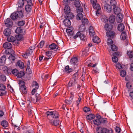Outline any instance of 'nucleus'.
Instances as JSON below:
<instances>
[{"label": "nucleus", "mask_w": 133, "mask_h": 133, "mask_svg": "<svg viewBox=\"0 0 133 133\" xmlns=\"http://www.w3.org/2000/svg\"><path fill=\"white\" fill-rule=\"evenodd\" d=\"M48 118L49 119L51 118H58L59 114L58 112L56 111H47L46 112Z\"/></svg>", "instance_id": "f257e3e1"}, {"label": "nucleus", "mask_w": 133, "mask_h": 133, "mask_svg": "<svg viewBox=\"0 0 133 133\" xmlns=\"http://www.w3.org/2000/svg\"><path fill=\"white\" fill-rule=\"evenodd\" d=\"M99 132L100 133H113L112 130L110 129H109L107 128L100 127L99 128Z\"/></svg>", "instance_id": "f03ea898"}, {"label": "nucleus", "mask_w": 133, "mask_h": 133, "mask_svg": "<svg viewBox=\"0 0 133 133\" xmlns=\"http://www.w3.org/2000/svg\"><path fill=\"white\" fill-rule=\"evenodd\" d=\"M33 102L34 103H35V99L33 98L30 95H28L26 97V103L27 105H28V107L29 106L31 107V103Z\"/></svg>", "instance_id": "7ed1b4c3"}, {"label": "nucleus", "mask_w": 133, "mask_h": 133, "mask_svg": "<svg viewBox=\"0 0 133 133\" xmlns=\"http://www.w3.org/2000/svg\"><path fill=\"white\" fill-rule=\"evenodd\" d=\"M23 9H17V11L16 12L18 18H23Z\"/></svg>", "instance_id": "20e7f679"}, {"label": "nucleus", "mask_w": 133, "mask_h": 133, "mask_svg": "<svg viewBox=\"0 0 133 133\" xmlns=\"http://www.w3.org/2000/svg\"><path fill=\"white\" fill-rule=\"evenodd\" d=\"M74 28L72 26L68 27L66 29V32L68 35L71 36L74 33Z\"/></svg>", "instance_id": "39448f33"}, {"label": "nucleus", "mask_w": 133, "mask_h": 133, "mask_svg": "<svg viewBox=\"0 0 133 133\" xmlns=\"http://www.w3.org/2000/svg\"><path fill=\"white\" fill-rule=\"evenodd\" d=\"M92 6L93 8L96 10V14H99V11L101 8L99 4L97 3H96L92 4Z\"/></svg>", "instance_id": "423d86ee"}, {"label": "nucleus", "mask_w": 133, "mask_h": 133, "mask_svg": "<svg viewBox=\"0 0 133 133\" xmlns=\"http://www.w3.org/2000/svg\"><path fill=\"white\" fill-rule=\"evenodd\" d=\"M5 24L7 27H10L12 25V22L10 19L8 18L4 21Z\"/></svg>", "instance_id": "0eeeda50"}, {"label": "nucleus", "mask_w": 133, "mask_h": 133, "mask_svg": "<svg viewBox=\"0 0 133 133\" xmlns=\"http://www.w3.org/2000/svg\"><path fill=\"white\" fill-rule=\"evenodd\" d=\"M108 45H110L111 48L112 50L116 51L118 50V48L115 45L113 44V42H107Z\"/></svg>", "instance_id": "6e6552de"}, {"label": "nucleus", "mask_w": 133, "mask_h": 133, "mask_svg": "<svg viewBox=\"0 0 133 133\" xmlns=\"http://www.w3.org/2000/svg\"><path fill=\"white\" fill-rule=\"evenodd\" d=\"M25 0H19L17 4V5L18 6L17 9H23V8L24 3Z\"/></svg>", "instance_id": "1a4fd4ad"}, {"label": "nucleus", "mask_w": 133, "mask_h": 133, "mask_svg": "<svg viewBox=\"0 0 133 133\" xmlns=\"http://www.w3.org/2000/svg\"><path fill=\"white\" fill-rule=\"evenodd\" d=\"M106 35L108 37L113 38L115 37V33L114 31H110L107 32L106 33Z\"/></svg>", "instance_id": "9d476101"}, {"label": "nucleus", "mask_w": 133, "mask_h": 133, "mask_svg": "<svg viewBox=\"0 0 133 133\" xmlns=\"http://www.w3.org/2000/svg\"><path fill=\"white\" fill-rule=\"evenodd\" d=\"M117 15L116 18V21L118 23H120L121 22L123 21V15L121 14Z\"/></svg>", "instance_id": "9b49d317"}, {"label": "nucleus", "mask_w": 133, "mask_h": 133, "mask_svg": "<svg viewBox=\"0 0 133 133\" xmlns=\"http://www.w3.org/2000/svg\"><path fill=\"white\" fill-rule=\"evenodd\" d=\"M14 53V51L11 48L5 50L4 51V54L6 55L9 54H10V55H15Z\"/></svg>", "instance_id": "f8f14e48"}, {"label": "nucleus", "mask_w": 133, "mask_h": 133, "mask_svg": "<svg viewBox=\"0 0 133 133\" xmlns=\"http://www.w3.org/2000/svg\"><path fill=\"white\" fill-rule=\"evenodd\" d=\"M104 9L108 12H110L112 10L111 6L107 3L105 4Z\"/></svg>", "instance_id": "ddd939ff"}, {"label": "nucleus", "mask_w": 133, "mask_h": 133, "mask_svg": "<svg viewBox=\"0 0 133 133\" xmlns=\"http://www.w3.org/2000/svg\"><path fill=\"white\" fill-rule=\"evenodd\" d=\"M74 16L73 14L71 12L68 13L65 15V18L69 19H72L74 18Z\"/></svg>", "instance_id": "4468645a"}, {"label": "nucleus", "mask_w": 133, "mask_h": 133, "mask_svg": "<svg viewBox=\"0 0 133 133\" xmlns=\"http://www.w3.org/2000/svg\"><path fill=\"white\" fill-rule=\"evenodd\" d=\"M114 13L115 15H117L121 14V10L120 8L118 7L115 6L113 8Z\"/></svg>", "instance_id": "2eb2a0df"}, {"label": "nucleus", "mask_w": 133, "mask_h": 133, "mask_svg": "<svg viewBox=\"0 0 133 133\" xmlns=\"http://www.w3.org/2000/svg\"><path fill=\"white\" fill-rule=\"evenodd\" d=\"M11 30L9 28H6L3 31V34L4 36L8 37L11 34Z\"/></svg>", "instance_id": "dca6fc26"}, {"label": "nucleus", "mask_w": 133, "mask_h": 133, "mask_svg": "<svg viewBox=\"0 0 133 133\" xmlns=\"http://www.w3.org/2000/svg\"><path fill=\"white\" fill-rule=\"evenodd\" d=\"M49 122L52 125H53L55 126H57L58 125L59 123V121L51 120L49 119Z\"/></svg>", "instance_id": "f3484780"}, {"label": "nucleus", "mask_w": 133, "mask_h": 133, "mask_svg": "<svg viewBox=\"0 0 133 133\" xmlns=\"http://www.w3.org/2000/svg\"><path fill=\"white\" fill-rule=\"evenodd\" d=\"M52 52L51 51H49L45 52V55L48 57H45L44 59L48 60L51 57L52 54Z\"/></svg>", "instance_id": "a211bd4d"}, {"label": "nucleus", "mask_w": 133, "mask_h": 133, "mask_svg": "<svg viewBox=\"0 0 133 133\" xmlns=\"http://www.w3.org/2000/svg\"><path fill=\"white\" fill-rule=\"evenodd\" d=\"M6 59V57L5 55L1 57L0 58V65H2L5 64Z\"/></svg>", "instance_id": "6ab92c4d"}, {"label": "nucleus", "mask_w": 133, "mask_h": 133, "mask_svg": "<svg viewBox=\"0 0 133 133\" xmlns=\"http://www.w3.org/2000/svg\"><path fill=\"white\" fill-rule=\"evenodd\" d=\"M63 23L65 26H69L71 25V22L70 19L65 18L63 21Z\"/></svg>", "instance_id": "aec40b11"}, {"label": "nucleus", "mask_w": 133, "mask_h": 133, "mask_svg": "<svg viewBox=\"0 0 133 133\" xmlns=\"http://www.w3.org/2000/svg\"><path fill=\"white\" fill-rule=\"evenodd\" d=\"M104 28L107 31L111 30L112 28V25L110 24H106L104 26Z\"/></svg>", "instance_id": "412c9836"}, {"label": "nucleus", "mask_w": 133, "mask_h": 133, "mask_svg": "<svg viewBox=\"0 0 133 133\" xmlns=\"http://www.w3.org/2000/svg\"><path fill=\"white\" fill-rule=\"evenodd\" d=\"M125 28L124 26L123 23L119 24L117 27L118 30L120 31H123Z\"/></svg>", "instance_id": "4be33fe9"}, {"label": "nucleus", "mask_w": 133, "mask_h": 133, "mask_svg": "<svg viewBox=\"0 0 133 133\" xmlns=\"http://www.w3.org/2000/svg\"><path fill=\"white\" fill-rule=\"evenodd\" d=\"M65 15L70 12V8L68 5H65L64 9Z\"/></svg>", "instance_id": "5701e85b"}, {"label": "nucleus", "mask_w": 133, "mask_h": 133, "mask_svg": "<svg viewBox=\"0 0 133 133\" xmlns=\"http://www.w3.org/2000/svg\"><path fill=\"white\" fill-rule=\"evenodd\" d=\"M89 34L90 36H93L95 34V31L92 26H91L89 28Z\"/></svg>", "instance_id": "b1692460"}, {"label": "nucleus", "mask_w": 133, "mask_h": 133, "mask_svg": "<svg viewBox=\"0 0 133 133\" xmlns=\"http://www.w3.org/2000/svg\"><path fill=\"white\" fill-rule=\"evenodd\" d=\"M89 48L87 47L85 48L84 50H83L82 52V56H86L88 54Z\"/></svg>", "instance_id": "393cba45"}, {"label": "nucleus", "mask_w": 133, "mask_h": 133, "mask_svg": "<svg viewBox=\"0 0 133 133\" xmlns=\"http://www.w3.org/2000/svg\"><path fill=\"white\" fill-rule=\"evenodd\" d=\"M35 48V46H33V48L32 49L29 48L26 52L27 53V55H28L29 56H30L32 55Z\"/></svg>", "instance_id": "a878e982"}, {"label": "nucleus", "mask_w": 133, "mask_h": 133, "mask_svg": "<svg viewBox=\"0 0 133 133\" xmlns=\"http://www.w3.org/2000/svg\"><path fill=\"white\" fill-rule=\"evenodd\" d=\"M115 16L113 15H111L109 18V22L111 23H113L115 20Z\"/></svg>", "instance_id": "bb28decb"}, {"label": "nucleus", "mask_w": 133, "mask_h": 133, "mask_svg": "<svg viewBox=\"0 0 133 133\" xmlns=\"http://www.w3.org/2000/svg\"><path fill=\"white\" fill-rule=\"evenodd\" d=\"M8 42H14L16 40L15 37L12 36L8 37L7 38Z\"/></svg>", "instance_id": "cd10ccee"}, {"label": "nucleus", "mask_w": 133, "mask_h": 133, "mask_svg": "<svg viewBox=\"0 0 133 133\" xmlns=\"http://www.w3.org/2000/svg\"><path fill=\"white\" fill-rule=\"evenodd\" d=\"M79 37L81 40L84 41H86L87 39L86 36L84 34L81 33V34L79 35Z\"/></svg>", "instance_id": "c85d7f7f"}, {"label": "nucleus", "mask_w": 133, "mask_h": 133, "mask_svg": "<svg viewBox=\"0 0 133 133\" xmlns=\"http://www.w3.org/2000/svg\"><path fill=\"white\" fill-rule=\"evenodd\" d=\"M19 89L20 91L23 94H25L27 92L25 86L20 87Z\"/></svg>", "instance_id": "c756f323"}, {"label": "nucleus", "mask_w": 133, "mask_h": 133, "mask_svg": "<svg viewBox=\"0 0 133 133\" xmlns=\"http://www.w3.org/2000/svg\"><path fill=\"white\" fill-rule=\"evenodd\" d=\"M31 5L28 4L26 5L25 6V10L27 12H30L31 10Z\"/></svg>", "instance_id": "7c9ffc66"}, {"label": "nucleus", "mask_w": 133, "mask_h": 133, "mask_svg": "<svg viewBox=\"0 0 133 133\" xmlns=\"http://www.w3.org/2000/svg\"><path fill=\"white\" fill-rule=\"evenodd\" d=\"M32 86L33 88L38 89L39 86L37 83L36 81H34L32 83Z\"/></svg>", "instance_id": "2f4dec72"}, {"label": "nucleus", "mask_w": 133, "mask_h": 133, "mask_svg": "<svg viewBox=\"0 0 133 133\" xmlns=\"http://www.w3.org/2000/svg\"><path fill=\"white\" fill-rule=\"evenodd\" d=\"M17 64L18 66L21 69H23L24 67V64L21 61H18L17 63Z\"/></svg>", "instance_id": "473e14b6"}, {"label": "nucleus", "mask_w": 133, "mask_h": 133, "mask_svg": "<svg viewBox=\"0 0 133 133\" xmlns=\"http://www.w3.org/2000/svg\"><path fill=\"white\" fill-rule=\"evenodd\" d=\"M95 117V116L92 114H91L89 115H88L86 118L87 120L90 121L94 119Z\"/></svg>", "instance_id": "72a5a7b5"}, {"label": "nucleus", "mask_w": 133, "mask_h": 133, "mask_svg": "<svg viewBox=\"0 0 133 133\" xmlns=\"http://www.w3.org/2000/svg\"><path fill=\"white\" fill-rule=\"evenodd\" d=\"M15 38L17 41H22L23 36L22 35L18 34L15 36Z\"/></svg>", "instance_id": "f704fd0d"}, {"label": "nucleus", "mask_w": 133, "mask_h": 133, "mask_svg": "<svg viewBox=\"0 0 133 133\" xmlns=\"http://www.w3.org/2000/svg\"><path fill=\"white\" fill-rule=\"evenodd\" d=\"M126 33L125 32H122L120 36V38L122 40H124L126 38Z\"/></svg>", "instance_id": "c9c22d12"}, {"label": "nucleus", "mask_w": 133, "mask_h": 133, "mask_svg": "<svg viewBox=\"0 0 133 133\" xmlns=\"http://www.w3.org/2000/svg\"><path fill=\"white\" fill-rule=\"evenodd\" d=\"M10 17L11 19L13 20H14L18 18L16 12L12 13Z\"/></svg>", "instance_id": "e433bc0d"}, {"label": "nucleus", "mask_w": 133, "mask_h": 133, "mask_svg": "<svg viewBox=\"0 0 133 133\" xmlns=\"http://www.w3.org/2000/svg\"><path fill=\"white\" fill-rule=\"evenodd\" d=\"M85 29V27L84 25L82 24L81 25L79 28V32H83L84 31Z\"/></svg>", "instance_id": "4c0bfd02"}, {"label": "nucleus", "mask_w": 133, "mask_h": 133, "mask_svg": "<svg viewBox=\"0 0 133 133\" xmlns=\"http://www.w3.org/2000/svg\"><path fill=\"white\" fill-rule=\"evenodd\" d=\"M78 59L76 57H74L72 58L70 60L71 63L73 64H75L78 61Z\"/></svg>", "instance_id": "58836bf2"}, {"label": "nucleus", "mask_w": 133, "mask_h": 133, "mask_svg": "<svg viewBox=\"0 0 133 133\" xmlns=\"http://www.w3.org/2000/svg\"><path fill=\"white\" fill-rule=\"evenodd\" d=\"M64 71L67 73H69L72 71V70L70 69L69 66L68 65L65 67Z\"/></svg>", "instance_id": "ea45409f"}, {"label": "nucleus", "mask_w": 133, "mask_h": 133, "mask_svg": "<svg viewBox=\"0 0 133 133\" xmlns=\"http://www.w3.org/2000/svg\"><path fill=\"white\" fill-rule=\"evenodd\" d=\"M1 125L4 128L7 127L8 125V122L5 120L2 121L1 122Z\"/></svg>", "instance_id": "a19ab883"}, {"label": "nucleus", "mask_w": 133, "mask_h": 133, "mask_svg": "<svg viewBox=\"0 0 133 133\" xmlns=\"http://www.w3.org/2000/svg\"><path fill=\"white\" fill-rule=\"evenodd\" d=\"M77 15L76 18L78 20H80L83 17V15L82 13H77Z\"/></svg>", "instance_id": "79ce46f5"}, {"label": "nucleus", "mask_w": 133, "mask_h": 133, "mask_svg": "<svg viewBox=\"0 0 133 133\" xmlns=\"http://www.w3.org/2000/svg\"><path fill=\"white\" fill-rule=\"evenodd\" d=\"M73 95L71 97H70L69 100L65 99V102L67 104H70L72 102V100L73 98Z\"/></svg>", "instance_id": "37998d69"}, {"label": "nucleus", "mask_w": 133, "mask_h": 133, "mask_svg": "<svg viewBox=\"0 0 133 133\" xmlns=\"http://www.w3.org/2000/svg\"><path fill=\"white\" fill-rule=\"evenodd\" d=\"M101 120L98 119H96L93 121V122L94 124L96 125H99L101 123Z\"/></svg>", "instance_id": "c03bdc74"}, {"label": "nucleus", "mask_w": 133, "mask_h": 133, "mask_svg": "<svg viewBox=\"0 0 133 133\" xmlns=\"http://www.w3.org/2000/svg\"><path fill=\"white\" fill-rule=\"evenodd\" d=\"M24 72L23 71H21L19 72H18L17 75V76L18 77L21 78L24 76Z\"/></svg>", "instance_id": "a18cd8bd"}, {"label": "nucleus", "mask_w": 133, "mask_h": 133, "mask_svg": "<svg viewBox=\"0 0 133 133\" xmlns=\"http://www.w3.org/2000/svg\"><path fill=\"white\" fill-rule=\"evenodd\" d=\"M25 22L24 21L22 20L18 21L17 23V25L19 26H23L25 24Z\"/></svg>", "instance_id": "49530a36"}, {"label": "nucleus", "mask_w": 133, "mask_h": 133, "mask_svg": "<svg viewBox=\"0 0 133 133\" xmlns=\"http://www.w3.org/2000/svg\"><path fill=\"white\" fill-rule=\"evenodd\" d=\"M82 22L83 24H82L84 25L86 24H87L88 23V19L85 18L82 19Z\"/></svg>", "instance_id": "de8ad7c7"}, {"label": "nucleus", "mask_w": 133, "mask_h": 133, "mask_svg": "<svg viewBox=\"0 0 133 133\" xmlns=\"http://www.w3.org/2000/svg\"><path fill=\"white\" fill-rule=\"evenodd\" d=\"M75 5L77 8L81 6V4L79 0H76L75 2Z\"/></svg>", "instance_id": "09e8293b"}, {"label": "nucleus", "mask_w": 133, "mask_h": 133, "mask_svg": "<svg viewBox=\"0 0 133 133\" xmlns=\"http://www.w3.org/2000/svg\"><path fill=\"white\" fill-rule=\"evenodd\" d=\"M93 42H101L100 38L97 36L94 37L92 39Z\"/></svg>", "instance_id": "8fccbe9b"}, {"label": "nucleus", "mask_w": 133, "mask_h": 133, "mask_svg": "<svg viewBox=\"0 0 133 133\" xmlns=\"http://www.w3.org/2000/svg\"><path fill=\"white\" fill-rule=\"evenodd\" d=\"M57 46L56 44L54 43H53L50 45L49 46V48L52 50L54 49H56L57 47Z\"/></svg>", "instance_id": "3c124183"}, {"label": "nucleus", "mask_w": 133, "mask_h": 133, "mask_svg": "<svg viewBox=\"0 0 133 133\" xmlns=\"http://www.w3.org/2000/svg\"><path fill=\"white\" fill-rule=\"evenodd\" d=\"M22 29L21 27H17L15 30V32L18 34L21 33Z\"/></svg>", "instance_id": "603ef678"}, {"label": "nucleus", "mask_w": 133, "mask_h": 133, "mask_svg": "<svg viewBox=\"0 0 133 133\" xmlns=\"http://www.w3.org/2000/svg\"><path fill=\"white\" fill-rule=\"evenodd\" d=\"M15 55H10L8 58V59L11 61H14L15 59V58L14 56Z\"/></svg>", "instance_id": "864d4df0"}, {"label": "nucleus", "mask_w": 133, "mask_h": 133, "mask_svg": "<svg viewBox=\"0 0 133 133\" xmlns=\"http://www.w3.org/2000/svg\"><path fill=\"white\" fill-rule=\"evenodd\" d=\"M127 54L129 58H132L133 57L132 51H128Z\"/></svg>", "instance_id": "5fc2aeb1"}, {"label": "nucleus", "mask_w": 133, "mask_h": 133, "mask_svg": "<svg viewBox=\"0 0 133 133\" xmlns=\"http://www.w3.org/2000/svg\"><path fill=\"white\" fill-rule=\"evenodd\" d=\"M27 108H28V111L29 112V115H31L32 114V106L31 105V107L29 106V107H28V105H27Z\"/></svg>", "instance_id": "6e6d98bb"}, {"label": "nucleus", "mask_w": 133, "mask_h": 133, "mask_svg": "<svg viewBox=\"0 0 133 133\" xmlns=\"http://www.w3.org/2000/svg\"><path fill=\"white\" fill-rule=\"evenodd\" d=\"M101 123H103L104 124L107 123L108 122L107 120V119L106 118H102L101 119Z\"/></svg>", "instance_id": "4d7b16f0"}, {"label": "nucleus", "mask_w": 133, "mask_h": 133, "mask_svg": "<svg viewBox=\"0 0 133 133\" xmlns=\"http://www.w3.org/2000/svg\"><path fill=\"white\" fill-rule=\"evenodd\" d=\"M63 4L65 5H68L70 2V0H64L63 1Z\"/></svg>", "instance_id": "13d9d810"}, {"label": "nucleus", "mask_w": 133, "mask_h": 133, "mask_svg": "<svg viewBox=\"0 0 133 133\" xmlns=\"http://www.w3.org/2000/svg\"><path fill=\"white\" fill-rule=\"evenodd\" d=\"M83 11V9L81 6L77 8L76 9V11L77 13H82Z\"/></svg>", "instance_id": "bf43d9fd"}, {"label": "nucleus", "mask_w": 133, "mask_h": 133, "mask_svg": "<svg viewBox=\"0 0 133 133\" xmlns=\"http://www.w3.org/2000/svg\"><path fill=\"white\" fill-rule=\"evenodd\" d=\"M110 3L111 5L112 6H115L117 4V3L115 0H111Z\"/></svg>", "instance_id": "052dcab7"}, {"label": "nucleus", "mask_w": 133, "mask_h": 133, "mask_svg": "<svg viewBox=\"0 0 133 133\" xmlns=\"http://www.w3.org/2000/svg\"><path fill=\"white\" fill-rule=\"evenodd\" d=\"M78 74L77 72L74 74L73 76V78L74 79L75 81H76V79H78Z\"/></svg>", "instance_id": "680f3d73"}, {"label": "nucleus", "mask_w": 133, "mask_h": 133, "mask_svg": "<svg viewBox=\"0 0 133 133\" xmlns=\"http://www.w3.org/2000/svg\"><path fill=\"white\" fill-rule=\"evenodd\" d=\"M12 70L10 69L7 68L6 70H4V71L5 73H6V72L7 74H11Z\"/></svg>", "instance_id": "e2e57ef3"}, {"label": "nucleus", "mask_w": 133, "mask_h": 133, "mask_svg": "<svg viewBox=\"0 0 133 133\" xmlns=\"http://www.w3.org/2000/svg\"><path fill=\"white\" fill-rule=\"evenodd\" d=\"M126 75V72L125 70H122L120 72L121 76L122 77H124Z\"/></svg>", "instance_id": "0e129e2a"}, {"label": "nucleus", "mask_w": 133, "mask_h": 133, "mask_svg": "<svg viewBox=\"0 0 133 133\" xmlns=\"http://www.w3.org/2000/svg\"><path fill=\"white\" fill-rule=\"evenodd\" d=\"M18 83L20 87H23L25 86V83L23 81H20Z\"/></svg>", "instance_id": "69168bd1"}, {"label": "nucleus", "mask_w": 133, "mask_h": 133, "mask_svg": "<svg viewBox=\"0 0 133 133\" xmlns=\"http://www.w3.org/2000/svg\"><path fill=\"white\" fill-rule=\"evenodd\" d=\"M6 88V87L5 85L3 84H0V90L2 91L5 90Z\"/></svg>", "instance_id": "338daca9"}, {"label": "nucleus", "mask_w": 133, "mask_h": 133, "mask_svg": "<svg viewBox=\"0 0 133 133\" xmlns=\"http://www.w3.org/2000/svg\"><path fill=\"white\" fill-rule=\"evenodd\" d=\"M0 79L2 81H5L6 80V77L4 75H2L1 76Z\"/></svg>", "instance_id": "774afa93"}]
</instances>
